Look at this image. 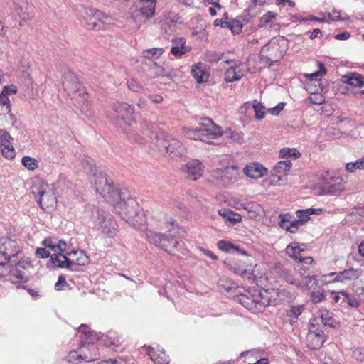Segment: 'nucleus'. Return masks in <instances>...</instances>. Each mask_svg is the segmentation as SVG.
I'll list each match as a JSON object with an SVG mask.
<instances>
[{"label":"nucleus","mask_w":364,"mask_h":364,"mask_svg":"<svg viewBox=\"0 0 364 364\" xmlns=\"http://www.w3.org/2000/svg\"><path fill=\"white\" fill-rule=\"evenodd\" d=\"M299 274L301 279H299V282L296 283V287L306 288L309 291L316 289L318 281L314 275L306 274V270L303 268H301Z\"/></svg>","instance_id":"nucleus-16"},{"label":"nucleus","mask_w":364,"mask_h":364,"mask_svg":"<svg viewBox=\"0 0 364 364\" xmlns=\"http://www.w3.org/2000/svg\"><path fill=\"white\" fill-rule=\"evenodd\" d=\"M13 138L9 132L0 130V147L12 144Z\"/></svg>","instance_id":"nucleus-48"},{"label":"nucleus","mask_w":364,"mask_h":364,"mask_svg":"<svg viewBox=\"0 0 364 364\" xmlns=\"http://www.w3.org/2000/svg\"><path fill=\"white\" fill-rule=\"evenodd\" d=\"M96 176L95 179V190L99 193L108 203L114 205L129 196V193L124 191H119L112 183L109 181L106 173L100 172Z\"/></svg>","instance_id":"nucleus-2"},{"label":"nucleus","mask_w":364,"mask_h":364,"mask_svg":"<svg viewBox=\"0 0 364 364\" xmlns=\"http://www.w3.org/2000/svg\"><path fill=\"white\" fill-rule=\"evenodd\" d=\"M217 246L218 249L225 252H237L240 255H247L246 252L244 250H242L239 246L234 245L231 242L225 240L218 241Z\"/></svg>","instance_id":"nucleus-31"},{"label":"nucleus","mask_w":364,"mask_h":364,"mask_svg":"<svg viewBox=\"0 0 364 364\" xmlns=\"http://www.w3.org/2000/svg\"><path fill=\"white\" fill-rule=\"evenodd\" d=\"M277 16V14L272 11H268L260 19L261 23H269L272 22Z\"/></svg>","instance_id":"nucleus-63"},{"label":"nucleus","mask_w":364,"mask_h":364,"mask_svg":"<svg viewBox=\"0 0 364 364\" xmlns=\"http://www.w3.org/2000/svg\"><path fill=\"white\" fill-rule=\"evenodd\" d=\"M244 208L247 210L248 216L250 218L256 220L262 217L264 210L262 207L256 202L245 203Z\"/></svg>","instance_id":"nucleus-26"},{"label":"nucleus","mask_w":364,"mask_h":364,"mask_svg":"<svg viewBox=\"0 0 364 364\" xmlns=\"http://www.w3.org/2000/svg\"><path fill=\"white\" fill-rule=\"evenodd\" d=\"M9 280L16 284L26 283L28 281V277L23 270L11 269L9 272Z\"/></svg>","instance_id":"nucleus-32"},{"label":"nucleus","mask_w":364,"mask_h":364,"mask_svg":"<svg viewBox=\"0 0 364 364\" xmlns=\"http://www.w3.org/2000/svg\"><path fill=\"white\" fill-rule=\"evenodd\" d=\"M224 264L228 269L237 274L243 275L247 272L245 263L235 259L227 258L224 261Z\"/></svg>","instance_id":"nucleus-25"},{"label":"nucleus","mask_w":364,"mask_h":364,"mask_svg":"<svg viewBox=\"0 0 364 364\" xmlns=\"http://www.w3.org/2000/svg\"><path fill=\"white\" fill-rule=\"evenodd\" d=\"M303 309V306H294L290 308L289 311L287 312V316L291 318V321H293L296 320L299 315L301 314Z\"/></svg>","instance_id":"nucleus-52"},{"label":"nucleus","mask_w":364,"mask_h":364,"mask_svg":"<svg viewBox=\"0 0 364 364\" xmlns=\"http://www.w3.org/2000/svg\"><path fill=\"white\" fill-rule=\"evenodd\" d=\"M116 211L121 215L122 218L127 222L135 225V223H139L136 218L143 217L144 214L140 213V209L137 201L129 196L116 205Z\"/></svg>","instance_id":"nucleus-6"},{"label":"nucleus","mask_w":364,"mask_h":364,"mask_svg":"<svg viewBox=\"0 0 364 364\" xmlns=\"http://www.w3.org/2000/svg\"><path fill=\"white\" fill-rule=\"evenodd\" d=\"M280 155L282 158L288 156L297 157L300 156V153L296 149L283 148L280 150Z\"/></svg>","instance_id":"nucleus-58"},{"label":"nucleus","mask_w":364,"mask_h":364,"mask_svg":"<svg viewBox=\"0 0 364 364\" xmlns=\"http://www.w3.org/2000/svg\"><path fill=\"white\" fill-rule=\"evenodd\" d=\"M321 213V209L308 208L304 210H299L296 211L298 217L297 220H304V225L309 220V215L312 214H319Z\"/></svg>","instance_id":"nucleus-37"},{"label":"nucleus","mask_w":364,"mask_h":364,"mask_svg":"<svg viewBox=\"0 0 364 364\" xmlns=\"http://www.w3.org/2000/svg\"><path fill=\"white\" fill-rule=\"evenodd\" d=\"M284 56L281 45L277 41L271 40L260 50L259 57L262 63H268L271 67L274 63H279Z\"/></svg>","instance_id":"nucleus-9"},{"label":"nucleus","mask_w":364,"mask_h":364,"mask_svg":"<svg viewBox=\"0 0 364 364\" xmlns=\"http://www.w3.org/2000/svg\"><path fill=\"white\" fill-rule=\"evenodd\" d=\"M98 215L99 225L102 231L112 237L116 235L117 222L113 216L108 212L96 210Z\"/></svg>","instance_id":"nucleus-11"},{"label":"nucleus","mask_w":364,"mask_h":364,"mask_svg":"<svg viewBox=\"0 0 364 364\" xmlns=\"http://www.w3.org/2000/svg\"><path fill=\"white\" fill-rule=\"evenodd\" d=\"M318 67L319 69L318 71L311 74H307L306 75V77L311 81H320L321 80V77L326 74V70L323 63H319Z\"/></svg>","instance_id":"nucleus-44"},{"label":"nucleus","mask_w":364,"mask_h":364,"mask_svg":"<svg viewBox=\"0 0 364 364\" xmlns=\"http://www.w3.org/2000/svg\"><path fill=\"white\" fill-rule=\"evenodd\" d=\"M0 148H1V154L5 158H6L8 159H12L14 158L15 150H14L12 144H10L9 146H2Z\"/></svg>","instance_id":"nucleus-53"},{"label":"nucleus","mask_w":364,"mask_h":364,"mask_svg":"<svg viewBox=\"0 0 364 364\" xmlns=\"http://www.w3.org/2000/svg\"><path fill=\"white\" fill-rule=\"evenodd\" d=\"M22 164L28 170L34 171L38 168V161L33 157L26 156L21 159Z\"/></svg>","instance_id":"nucleus-45"},{"label":"nucleus","mask_w":364,"mask_h":364,"mask_svg":"<svg viewBox=\"0 0 364 364\" xmlns=\"http://www.w3.org/2000/svg\"><path fill=\"white\" fill-rule=\"evenodd\" d=\"M328 16L331 21H343L346 19V16H343L340 11L333 9L332 12L327 13Z\"/></svg>","instance_id":"nucleus-62"},{"label":"nucleus","mask_w":364,"mask_h":364,"mask_svg":"<svg viewBox=\"0 0 364 364\" xmlns=\"http://www.w3.org/2000/svg\"><path fill=\"white\" fill-rule=\"evenodd\" d=\"M253 109L255 113L256 119H262L264 118L265 115L264 107L261 102L255 100L253 103Z\"/></svg>","instance_id":"nucleus-47"},{"label":"nucleus","mask_w":364,"mask_h":364,"mask_svg":"<svg viewBox=\"0 0 364 364\" xmlns=\"http://www.w3.org/2000/svg\"><path fill=\"white\" fill-rule=\"evenodd\" d=\"M346 82L348 85L362 88L364 87V76L358 73H350L344 75Z\"/></svg>","instance_id":"nucleus-35"},{"label":"nucleus","mask_w":364,"mask_h":364,"mask_svg":"<svg viewBox=\"0 0 364 364\" xmlns=\"http://www.w3.org/2000/svg\"><path fill=\"white\" fill-rule=\"evenodd\" d=\"M82 165L83 166L84 169L87 172L93 173L94 176L96 178L95 175H98L101 171L97 170V168L93 164V160L92 159H82Z\"/></svg>","instance_id":"nucleus-43"},{"label":"nucleus","mask_w":364,"mask_h":364,"mask_svg":"<svg viewBox=\"0 0 364 364\" xmlns=\"http://www.w3.org/2000/svg\"><path fill=\"white\" fill-rule=\"evenodd\" d=\"M186 172L188 178L193 181H196L198 178L201 177L203 173L202 163L197 159L189 161L186 164Z\"/></svg>","instance_id":"nucleus-20"},{"label":"nucleus","mask_w":364,"mask_h":364,"mask_svg":"<svg viewBox=\"0 0 364 364\" xmlns=\"http://www.w3.org/2000/svg\"><path fill=\"white\" fill-rule=\"evenodd\" d=\"M326 341V335L322 330L316 329L314 331L309 328L306 336L308 347L311 349L320 348Z\"/></svg>","instance_id":"nucleus-14"},{"label":"nucleus","mask_w":364,"mask_h":364,"mask_svg":"<svg viewBox=\"0 0 364 364\" xmlns=\"http://www.w3.org/2000/svg\"><path fill=\"white\" fill-rule=\"evenodd\" d=\"M31 267V261L28 258H22L20 261L17 262L15 266L14 269H17L19 271L23 270L25 272L27 269Z\"/></svg>","instance_id":"nucleus-55"},{"label":"nucleus","mask_w":364,"mask_h":364,"mask_svg":"<svg viewBox=\"0 0 364 364\" xmlns=\"http://www.w3.org/2000/svg\"><path fill=\"white\" fill-rule=\"evenodd\" d=\"M361 274L360 269H348L337 274L335 280L337 282H343L346 280H351L358 279Z\"/></svg>","instance_id":"nucleus-28"},{"label":"nucleus","mask_w":364,"mask_h":364,"mask_svg":"<svg viewBox=\"0 0 364 364\" xmlns=\"http://www.w3.org/2000/svg\"><path fill=\"white\" fill-rule=\"evenodd\" d=\"M67 255L73 257L70 258L71 268L73 265L85 266L89 263V257L83 250L67 252Z\"/></svg>","instance_id":"nucleus-24"},{"label":"nucleus","mask_w":364,"mask_h":364,"mask_svg":"<svg viewBox=\"0 0 364 364\" xmlns=\"http://www.w3.org/2000/svg\"><path fill=\"white\" fill-rule=\"evenodd\" d=\"M156 0H140L138 6L140 14L146 19H149L154 16Z\"/></svg>","instance_id":"nucleus-21"},{"label":"nucleus","mask_w":364,"mask_h":364,"mask_svg":"<svg viewBox=\"0 0 364 364\" xmlns=\"http://www.w3.org/2000/svg\"><path fill=\"white\" fill-rule=\"evenodd\" d=\"M109 117L117 125H121L124 122L130 126L134 122V107L127 102H115L111 106Z\"/></svg>","instance_id":"nucleus-3"},{"label":"nucleus","mask_w":364,"mask_h":364,"mask_svg":"<svg viewBox=\"0 0 364 364\" xmlns=\"http://www.w3.org/2000/svg\"><path fill=\"white\" fill-rule=\"evenodd\" d=\"M245 175L253 179H258L267 175V169L259 163H250L244 168Z\"/></svg>","instance_id":"nucleus-15"},{"label":"nucleus","mask_w":364,"mask_h":364,"mask_svg":"<svg viewBox=\"0 0 364 364\" xmlns=\"http://www.w3.org/2000/svg\"><path fill=\"white\" fill-rule=\"evenodd\" d=\"M68 256L69 255H67V253L65 255L62 253L52 255L47 263V267L52 268L53 267H56L58 268H68L71 269L70 258L68 257Z\"/></svg>","instance_id":"nucleus-17"},{"label":"nucleus","mask_w":364,"mask_h":364,"mask_svg":"<svg viewBox=\"0 0 364 364\" xmlns=\"http://www.w3.org/2000/svg\"><path fill=\"white\" fill-rule=\"evenodd\" d=\"M161 146L167 153L172 154L173 156H178L183 154L182 144L176 139H166L161 141Z\"/></svg>","instance_id":"nucleus-18"},{"label":"nucleus","mask_w":364,"mask_h":364,"mask_svg":"<svg viewBox=\"0 0 364 364\" xmlns=\"http://www.w3.org/2000/svg\"><path fill=\"white\" fill-rule=\"evenodd\" d=\"M352 355L358 361H364V348H352Z\"/></svg>","instance_id":"nucleus-57"},{"label":"nucleus","mask_w":364,"mask_h":364,"mask_svg":"<svg viewBox=\"0 0 364 364\" xmlns=\"http://www.w3.org/2000/svg\"><path fill=\"white\" fill-rule=\"evenodd\" d=\"M304 247V244L300 245L299 242H293L286 247V253L295 261H298L301 256V253L305 250Z\"/></svg>","instance_id":"nucleus-27"},{"label":"nucleus","mask_w":364,"mask_h":364,"mask_svg":"<svg viewBox=\"0 0 364 364\" xmlns=\"http://www.w3.org/2000/svg\"><path fill=\"white\" fill-rule=\"evenodd\" d=\"M85 26L90 30L100 31L106 28L109 17L99 10L85 8L82 11Z\"/></svg>","instance_id":"nucleus-8"},{"label":"nucleus","mask_w":364,"mask_h":364,"mask_svg":"<svg viewBox=\"0 0 364 364\" xmlns=\"http://www.w3.org/2000/svg\"><path fill=\"white\" fill-rule=\"evenodd\" d=\"M223 53L215 50H207L203 55V59L209 63H218L223 58Z\"/></svg>","instance_id":"nucleus-40"},{"label":"nucleus","mask_w":364,"mask_h":364,"mask_svg":"<svg viewBox=\"0 0 364 364\" xmlns=\"http://www.w3.org/2000/svg\"><path fill=\"white\" fill-rule=\"evenodd\" d=\"M79 332L81 333V335L84 336L83 338L81 337L82 340H85L84 341H82V342H83L82 343L87 344L88 342L94 343L93 340L95 339V338L93 337H95V336L93 335V332L90 331V329L87 325L81 324L79 326Z\"/></svg>","instance_id":"nucleus-38"},{"label":"nucleus","mask_w":364,"mask_h":364,"mask_svg":"<svg viewBox=\"0 0 364 364\" xmlns=\"http://www.w3.org/2000/svg\"><path fill=\"white\" fill-rule=\"evenodd\" d=\"M63 86L65 91L69 95H73V98L79 99V102L87 101L88 94L84 88L81 87L77 76L70 71H67L63 75Z\"/></svg>","instance_id":"nucleus-7"},{"label":"nucleus","mask_w":364,"mask_h":364,"mask_svg":"<svg viewBox=\"0 0 364 364\" xmlns=\"http://www.w3.org/2000/svg\"><path fill=\"white\" fill-rule=\"evenodd\" d=\"M192 75L198 83L203 82V75L205 73L198 65H194L191 70Z\"/></svg>","instance_id":"nucleus-49"},{"label":"nucleus","mask_w":364,"mask_h":364,"mask_svg":"<svg viewBox=\"0 0 364 364\" xmlns=\"http://www.w3.org/2000/svg\"><path fill=\"white\" fill-rule=\"evenodd\" d=\"M255 302L257 304V313L263 311L266 306L270 305L271 300L267 296V291L255 294Z\"/></svg>","instance_id":"nucleus-34"},{"label":"nucleus","mask_w":364,"mask_h":364,"mask_svg":"<svg viewBox=\"0 0 364 364\" xmlns=\"http://www.w3.org/2000/svg\"><path fill=\"white\" fill-rule=\"evenodd\" d=\"M242 66L243 63H237L229 68L225 73V80L227 82H232L240 80L245 75Z\"/></svg>","instance_id":"nucleus-19"},{"label":"nucleus","mask_w":364,"mask_h":364,"mask_svg":"<svg viewBox=\"0 0 364 364\" xmlns=\"http://www.w3.org/2000/svg\"><path fill=\"white\" fill-rule=\"evenodd\" d=\"M281 277L286 282L296 286V283L299 282V279H295L287 270H282Z\"/></svg>","instance_id":"nucleus-60"},{"label":"nucleus","mask_w":364,"mask_h":364,"mask_svg":"<svg viewBox=\"0 0 364 364\" xmlns=\"http://www.w3.org/2000/svg\"><path fill=\"white\" fill-rule=\"evenodd\" d=\"M14 4L15 11L18 16H23V19L26 16H29L32 6L28 4L27 0H14Z\"/></svg>","instance_id":"nucleus-29"},{"label":"nucleus","mask_w":364,"mask_h":364,"mask_svg":"<svg viewBox=\"0 0 364 364\" xmlns=\"http://www.w3.org/2000/svg\"><path fill=\"white\" fill-rule=\"evenodd\" d=\"M146 353L155 364H168L169 363L168 355L164 350H160L159 348L155 350L154 348L148 347Z\"/></svg>","instance_id":"nucleus-22"},{"label":"nucleus","mask_w":364,"mask_h":364,"mask_svg":"<svg viewBox=\"0 0 364 364\" xmlns=\"http://www.w3.org/2000/svg\"><path fill=\"white\" fill-rule=\"evenodd\" d=\"M229 26H227L228 28L230 29L233 33H240L242 31V25L238 20H232L230 21H228Z\"/></svg>","instance_id":"nucleus-54"},{"label":"nucleus","mask_w":364,"mask_h":364,"mask_svg":"<svg viewBox=\"0 0 364 364\" xmlns=\"http://www.w3.org/2000/svg\"><path fill=\"white\" fill-rule=\"evenodd\" d=\"M175 222L171 218H168L166 214L159 213L151 220V225L156 230L169 232L173 230Z\"/></svg>","instance_id":"nucleus-13"},{"label":"nucleus","mask_w":364,"mask_h":364,"mask_svg":"<svg viewBox=\"0 0 364 364\" xmlns=\"http://www.w3.org/2000/svg\"><path fill=\"white\" fill-rule=\"evenodd\" d=\"M291 218H292L291 215L289 213L279 214V225L280 228L282 229L286 228L288 225V223L291 222Z\"/></svg>","instance_id":"nucleus-56"},{"label":"nucleus","mask_w":364,"mask_h":364,"mask_svg":"<svg viewBox=\"0 0 364 364\" xmlns=\"http://www.w3.org/2000/svg\"><path fill=\"white\" fill-rule=\"evenodd\" d=\"M304 220H294L290 223L286 228H284L287 232L295 233L297 232L299 227L304 225Z\"/></svg>","instance_id":"nucleus-50"},{"label":"nucleus","mask_w":364,"mask_h":364,"mask_svg":"<svg viewBox=\"0 0 364 364\" xmlns=\"http://www.w3.org/2000/svg\"><path fill=\"white\" fill-rule=\"evenodd\" d=\"M324 294V289L321 287H318L317 290H312L311 296V301L314 303H318L321 301L325 296Z\"/></svg>","instance_id":"nucleus-51"},{"label":"nucleus","mask_w":364,"mask_h":364,"mask_svg":"<svg viewBox=\"0 0 364 364\" xmlns=\"http://www.w3.org/2000/svg\"><path fill=\"white\" fill-rule=\"evenodd\" d=\"M128 88L134 92H141L142 86L134 79L128 80L127 82Z\"/></svg>","instance_id":"nucleus-59"},{"label":"nucleus","mask_w":364,"mask_h":364,"mask_svg":"<svg viewBox=\"0 0 364 364\" xmlns=\"http://www.w3.org/2000/svg\"><path fill=\"white\" fill-rule=\"evenodd\" d=\"M183 132L188 139L206 143H210L209 139H217L223 134L221 127L208 118L203 119L199 126L196 128H184Z\"/></svg>","instance_id":"nucleus-1"},{"label":"nucleus","mask_w":364,"mask_h":364,"mask_svg":"<svg viewBox=\"0 0 364 364\" xmlns=\"http://www.w3.org/2000/svg\"><path fill=\"white\" fill-rule=\"evenodd\" d=\"M321 318L322 323L326 326L336 328L338 326V323L329 316L328 312L322 314Z\"/></svg>","instance_id":"nucleus-46"},{"label":"nucleus","mask_w":364,"mask_h":364,"mask_svg":"<svg viewBox=\"0 0 364 364\" xmlns=\"http://www.w3.org/2000/svg\"><path fill=\"white\" fill-rule=\"evenodd\" d=\"M322 194L329 196H338L343 191V188L341 184L331 183L329 181L323 183L321 188Z\"/></svg>","instance_id":"nucleus-30"},{"label":"nucleus","mask_w":364,"mask_h":364,"mask_svg":"<svg viewBox=\"0 0 364 364\" xmlns=\"http://www.w3.org/2000/svg\"><path fill=\"white\" fill-rule=\"evenodd\" d=\"M32 193L38 198V203L44 211L53 210L57 203V198L53 190L48 184L40 182L38 185H34Z\"/></svg>","instance_id":"nucleus-5"},{"label":"nucleus","mask_w":364,"mask_h":364,"mask_svg":"<svg viewBox=\"0 0 364 364\" xmlns=\"http://www.w3.org/2000/svg\"><path fill=\"white\" fill-rule=\"evenodd\" d=\"M191 48H179L173 46L171 49V53L176 57H181L187 52L191 50Z\"/></svg>","instance_id":"nucleus-61"},{"label":"nucleus","mask_w":364,"mask_h":364,"mask_svg":"<svg viewBox=\"0 0 364 364\" xmlns=\"http://www.w3.org/2000/svg\"><path fill=\"white\" fill-rule=\"evenodd\" d=\"M142 63L144 65V70L147 72V75L149 77L155 78L165 75L164 68L159 65L153 60L142 61Z\"/></svg>","instance_id":"nucleus-23"},{"label":"nucleus","mask_w":364,"mask_h":364,"mask_svg":"<svg viewBox=\"0 0 364 364\" xmlns=\"http://www.w3.org/2000/svg\"><path fill=\"white\" fill-rule=\"evenodd\" d=\"M219 214L234 224L241 220V217L240 215L236 214L229 209L224 208L220 210Z\"/></svg>","instance_id":"nucleus-39"},{"label":"nucleus","mask_w":364,"mask_h":364,"mask_svg":"<svg viewBox=\"0 0 364 364\" xmlns=\"http://www.w3.org/2000/svg\"><path fill=\"white\" fill-rule=\"evenodd\" d=\"M146 236L151 244L169 254H175L176 251L178 250V246L180 245V242L169 234L147 230Z\"/></svg>","instance_id":"nucleus-4"},{"label":"nucleus","mask_w":364,"mask_h":364,"mask_svg":"<svg viewBox=\"0 0 364 364\" xmlns=\"http://www.w3.org/2000/svg\"><path fill=\"white\" fill-rule=\"evenodd\" d=\"M291 162L289 160L279 161L274 167V171L276 173H286L291 168Z\"/></svg>","instance_id":"nucleus-41"},{"label":"nucleus","mask_w":364,"mask_h":364,"mask_svg":"<svg viewBox=\"0 0 364 364\" xmlns=\"http://www.w3.org/2000/svg\"><path fill=\"white\" fill-rule=\"evenodd\" d=\"M21 252V247L17 241L9 237L0 238V255L6 262H11V258L17 256Z\"/></svg>","instance_id":"nucleus-12"},{"label":"nucleus","mask_w":364,"mask_h":364,"mask_svg":"<svg viewBox=\"0 0 364 364\" xmlns=\"http://www.w3.org/2000/svg\"><path fill=\"white\" fill-rule=\"evenodd\" d=\"M239 302L247 309L257 313V304H255V295L247 296L242 294L238 296Z\"/></svg>","instance_id":"nucleus-33"},{"label":"nucleus","mask_w":364,"mask_h":364,"mask_svg":"<svg viewBox=\"0 0 364 364\" xmlns=\"http://www.w3.org/2000/svg\"><path fill=\"white\" fill-rule=\"evenodd\" d=\"M346 169L347 171L350 173H353L356 170H363L364 169V156L356 160L354 162L347 163L346 165Z\"/></svg>","instance_id":"nucleus-42"},{"label":"nucleus","mask_w":364,"mask_h":364,"mask_svg":"<svg viewBox=\"0 0 364 364\" xmlns=\"http://www.w3.org/2000/svg\"><path fill=\"white\" fill-rule=\"evenodd\" d=\"M164 53V49L161 48H152L146 49L142 53V58L144 61L159 58Z\"/></svg>","instance_id":"nucleus-36"},{"label":"nucleus","mask_w":364,"mask_h":364,"mask_svg":"<svg viewBox=\"0 0 364 364\" xmlns=\"http://www.w3.org/2000/svg\"><path fill=\"white\" fill-rule=\"evenodd\" d=\"M80 354H77L76 351L70 352L68 360L70 363L74 364L77 363V360L84 359L87 362L95 360L99 355L97 347L95 343L88 342L86 343H82L80 345Z\"/></svg>","instance_id":"nucleus-10"},{"label":"nucleus","mask_w":364,"mask_h":364,"mask_svg":"<svg viewBox=\"0 0 364 364\" xmlns=\"http://www.w3.org/2000/svg\"><path fill=\"white\" fill-rule=\"evenodd\" d=\"M68 285L69 284L66 282L65 277L63 275H60L55 285V289L58 291L63 290L64 289V287Z\"/></svg>","instance_id":"nucleus-64"}]
</instances>
